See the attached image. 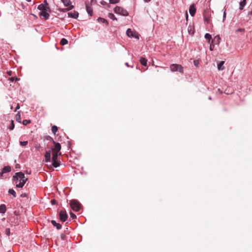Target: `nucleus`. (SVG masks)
I'll list each match as a JSON object with an SVG mask.
<instances>
[{
	"instance_id": "f8f14e48",
	"label": "nucleus",
	"mask_w": 252,
	"mask_h": 252,
	"mask_svg": "<svg viewBox=\"0 0 252 252\" xmlns=\"http://www.w3.org/2000/svg\"><path fill=\"white\" fill-rule=\"evenodd\" d=\"M196 12V8H195L194 5L192 4L189 6V13L190 15L193 17L194 16Z\"/></svg>"
},
{
	"instance_id": "72a5a7b5",
	"label": "nucleus",
	"mask_w": 252,
	"mask_h": 252,
	"mask_svg": "<svg viewBox=\"0 0 252 252\" xmlns=\"http://www.w3.org/2000/svg\"><path fill=\"white\" fill-rule=\"evenodd\" d=\"M16 121L19 123L21 122V116H20V115L19 114V113L18 112V114H16Z\"/></svg>"
},
{
	"instance_id": "2f4dec72",
	"label": "nucleus",
	"mask_w": 252,
	"mask_h": 252,
	"mask_svg": "<svg viewBox=\"0 0 252 252\" xmlns=\"http://www.w3.org/2000/svg\"><path fill=\"white\" fill-rule=\"evenodd\" d=\"M31 123V121L30 120H24L23 121L22 124L24 126H27L28 124H29Z\"/></svg>"
},
{
	"instance_id": "4be33fe9",
	"label": "nucleus",
	"mask_w": 252,
	"mask_h": 252,
	"mask_svg": "<svg viewBox=\"0 0 252 252\" xmlns=\"http://www.w3.org/2000/svg\"><path fill=\"white\" fill-rule=\"evenodd\" d=\"M8 192V193L11 194L13 196V197L15 198L16 197V193L13 189H9Z\"/></svg>"
},
{
	"instance_id": "c756f323",
	"label": "nucleus",
	"mask_w": 252,
	"mask_h": 252,
	"mask_svg": "<svg viewBox=\"0 0 252 252\" xmlns=\"http://www.w3.org/2000/svg\"><path fill=\"white\" fill-rule=\"evenodd\" d=\"M205 38L206 40H208L209 41V42H210V40L212 39V36L209 33H206L205 34Z\"/></svg>"
},
{
	"instance_id": "9b49d317",
	"label": "nucleus",
	"mask_w": 252,
	"mask_h": 252,
	"mask_svg": "<svg viewBox=\"0 0 252 252\" xmlns=\"http://www.w3.org/2000/svg\"><path fill=\"white\" fill-rule=\"evenodd\" d=\"M68 17L74 19H77L79 16V13L77 11H74L73 12H68Z\"/></svg>"
},
{
	"instance_id": "f03ea898",
	"label": "nucleus",
	"mask_w": 252,
	"mask_h": 252,
	"mask_svg": "<svg viewBox=\"0 0 252 252\" xmlns=\"http://www.w3.org/2000/svg\"><path fill=\"white\" fill-rule=\"evenodd\" d=\"M114 11L117 14H119L124 16H127L129 14L128 11L126 10L125 9L122 7L118 6H117L114 8Z\"/></svg>"
},
{
	"instance_id": "3c124183",
	"label": "nucleus",
	"mask_w": 252,
	"mask_h": 252,
	"mask_svg": "<svg viewBox=\"0 0 252 252\" xmlns=\"http://www.w3.org/2000/svg\"><path fill=\"white\" fill-rule=\"evenodd\" d=\"M100 3L102 4V5H105L106 4H107V2L104 1V0H102L101 2H100Z\"/></svg>"
},
{
	"instance_id": "6e6552de",
	"label": "nucleus",
	"mask_w": 252,
	"mask_h": 252,
	"mask_svg": "<svg viewBox=\"0 0 252 252\" xmlns=\"http://www.w3.org/2000/svg\"><path fill=\"white\" fill-rule=\"evenodd\" d=\"M54 144V147L52 148L51 150L54 152L59 153L61 149V145L59 143L56 142L53 143Z\"/></svg>"
},
{
	"instance_id": "a19ab883",
	"label": "nucleus",
	"mask_w": 252,
	"mask_h": 252,
	"mask_svg": "<svg viewBox=\"0 0 252 252\" xmlns=\"http://www.w3.org/2000/svg\"><path fill=\"white\" fill-rule=\"evenodd\" d=\"M70 217L73 220L76 219V216L74 213H73L72 212H70Z\"/></svg>"
},
{
	"instance_id": "9d476101",
	"label": "nucleus",
	"mask_w": 252,
	"mask_h": 252,
	"mask_svg": "<svg viewBox=\"0 0 252 252\" xmlns=\"http://www.w3.org/2000/svg\"><path fill=\"white\" fill-rule=\"evenodd\" d=\"M126 33L128 37H134L136 38H138V35H136L135 33H134L130 29H128L127 30Z\"/></svg>"
},
{
	"instance_id": "f257e3e1",
	"label": "nucleus",
	"mask_w": 252,
	"mask_h": 252,
	"mask_svg": "<svg viewBox=\"0 0 252 252\" xmlns=\"http://www.w3.org/2000/svg\"><path fill=\"white\" fill-rule=\"evenodd\" d=\"M28 178L22 172H18L15 173L12 177V181L16 184V187L19 188L23 187Z\"/></svg>"
},
{
	"instance_id": "c03bdc74",
	"label": "nucleus",
	"mask_w": 252,
	"mask_h": 252,
	"mask_svg": "<svg viewBox=\"0 0 252 252\" xmlns=\"http://www.w3.org/2000/svg\"><path fill=\"white\" fill-rule=\"evenodd\" d=\"M245 30L244 28H239L236 31V32H245Z\"/></svg>"
},
{
	"instance_id": "7c9ffc66",
	"label": "nucleus",
	"mask_w": 252,
	"mask_h": 252,
	"mask_svg": "<svg viewBox=\"0 0 252 252\" xmlns=\"http://www.w3.org/2000/svg\"><path fill=\"white\" fill-rule=\"evenodd\" d=\"M14 121L13 120H11V124L8 127V129L10 130H13L14 128Z\"/></svg>"
},
{
	"instance_id": "412c9836",
	"label": "nucleus",
	"mask_w": 252,
	"mask_h": 252,
	"mask_svg": "<svg viewBox=\"0 0 252 252\" xmlns=\"http://www.w3.org/2000/svg\"><path fill=\"white\" fill-rule=\"evenodd\" d=\"M11 170V168L10 166H5L2 168L1 171L3 172V173H5L6 172H10Z\"/></svg>"
},
{
	"instance_id": "c9c22d12",
	"label": "nucleus",
	"mask_w": 252,
	"mask_h": 252,
	"mask_svg": "<svg viewBox=\"0 0 252 252\" xmlns=\"http://www.w3.org/2000/svg\"><path fill=\"white\" fill-rule=\"evenodd\" d=\"M46 139L47 140L52 141L53 143H55V141L54 140L52 137H51L50 136H46Z\"/></svg>"
},
{
	"instance_id": "864d4df0",
	"label": "nucleus",
	"mask_w": 252,
	"mask_h": 252,
	"mask_svg": "<svg viewBox=\"0 0 252 252\" xmlns=\"http://www.w3.org/2000/svg\"><path fill=\"white\" fill-rule=\"evenodd\" d=\"M3 174H4V173H3V172L2 171L0 172V178H2Z\"/></svg>"
},
{
	"instance_id": "680f3d73",
	"label": "nucleus",
	"mask_w": 252,
	"mask_h": 252,
	"mask_svg": "<svg viewBox=\"0 0 252 252\" xmlns=\"http://www.w3.org/2000/svg\"><path fill=\"white\" fill-rule=\"evenodd\" d=\"M208 98H209V100H211L212 99V98H211V96H209Z\"/></svg>"
},
{
	"instance_id": "37998d69",
	"label": "nucleus",
	"mask_w": 252,
	"mask_h": 252,
	"mask_svg": "<svg viewBox=\"0 0 252 252\" xmlns=\"http://www.w3.org/2000/svg\"><path fill=\"white\" fill-rule=\"evenodd\" d=\"M61 238L62 240H65L66 238V235L64 233H62L61 234Z\"/></svg>"
},
{
	"instance_id": "e2e57ef3",
	"label": "nucleus",
	"mask_w": 252,
	"mask_h": 252,
	"mask_svg": "<svg viewBox=\"0 0 252 252\" xmlns=\"http://www.w3.org/2000/svg\"><path fill=\"white\" fill-rule=\"evenodd\" d=\"M246 0H243L242 1H244V2L246 3Z\"/></svg>"
},
{
	"instance_id": "7ed1b4c3",
	"label": "nucleus",
	"mask_w": 252,
	"mask_h": 252,
	"mask_svg": "<svg viewBox=\"0 0 252 252\" xmlns=\"http://www.w3.org/2000/svg\"><path fill=\"white\" fill-rule=\"evenodd\" d=\"M170 70L172 72L179 71L181 73H184V68L183 67L178 64H172L170 66Z\"/></svg>"
},
{
	"instance_id": "1a4fd4ad",
	"label": "nucleus",
	"mask_w": 252,
	"mask_h": 252,
	"mask_svg": "<svg viewBox=\"0 0 252 252\" xmlns=\"http://www.w3.org/2000/svg\"><path fill=\"white\" fill-rule=\"evenodd\" d=\"M51 150L46 151L45 154V161L46 162H50L51 161Z\"/></svg>"
},
{
	"instance_id": "bb28decb",
	"label": "nucleus",
	"mask_w": 252,
	"mask_h": 252,
	"mask_svg": "<svg viewBox=\"0 0 252 252\" xmlns=\"http://www.w3.org/2000/svg\"><path fill=\"white\" fill-rule=\"evenodd\" d=\"M108 16L110 19L113 20L117 21V19L116 18L115 16L112 13H109Z\"/></svg>"
},
{
	"instance_id": "8fccbe9b",
	"label": "nucleus",
	"mask_w": 252,
	"mask_h": 252,
	"mask_svg": "<svg viewBox=\"0 0 252 252\" xmlns=\"http://www.w3.org/2000/svg\"><path fill=\"white\" fill-rule=\"evenodd\" d=\"M20 108V105L19 103H18L16 105V107L15 108V112H16L18 109Z\"/></svg>"
},
{
	"instance_id": "58836bf2",
	"label": "nucleus",
	"mask_w": 252,
	"mask_h": 252,
	"mask_svg": "<svg viewBox=\"0 0 252 252\" xmlns=\"http://www.w3.org/2000/svg\"><path fill=\"white\" fill-rule=\"evenodd\" d=\"M120 0H109L110 3L116 4L119 2Z\"/></svg>"
},
{
	"instance_id": "c85d7f7f",
	"label": "nucleus",
	"mask_w": 252,
	"mask_h": 252,
	"mask_svg": "<svg viewBox=\"0 0 252 252\" xmlns=\"http://www.w3.org/2000/svg\"><path fill=\"white\" fill-rule=\"evenodd\" d=\"M188 31L190 35H193L194 33V31L192 30V28L191 26H189L188 28Z\"/></svg>"
},
{
	"instance_id": "4d7b16f0",
	"label": "nucleus",
	"mask_w": 252,
	"mask_h": 252,
	"mask_svg": "<svg viewBox=\"0 0 252 252\" xmlns=\"http://www.w3.org/2000/svg\"><path fill=\"white\" fill-rule=\"evenodd\" d=\"M193 63H194V64L195 65H197V61H194Z\"/></svg>"
},
{
	"instance_id": "052dcab7",
	"label": "nucleus",
	"mask_w": 252,
	"mask_h": 252,
	"mask_svg": "<svg viewBox=\"0 0 252 252\" xmlns=\"http://www.w3.org/2000/svg\"><path fill=\"white\" fill-rule=\"evenodd\" d=\"M60 155H61V153L60 152H59L58 153V156H60Z\"/></svg>"
},
{
	"instance_id": "79ce46f5",
	"label": "nucleus",
	"mask_w": 252,
	"mask_h": 252,
	"mask_svg": "<svg viewBox=\"0 0 252 252\" xmlns=\"http://www.w3.org/2000/svg\"><path fill=\"white\" fill-rule=\"evenodd\" d=\"M226 11H225V10H224V11H223V17H222V22H224L225 19H226Z\"/></svg>"
},
{
	"instance_id": "0eeeda50",
	"label": "nucleus",
	"mask_w": 252,
	"mask_h": 252,
	"mask_svg": "<svg viewBox=\"0 0 252 252\" xmlns=\"http://www.w3.org/2000/svg\"><path fill=\"white\" fill-rule=\"evenodd\" d=\"M44 2L45 3V4H40L38 6L37 8L41 11L46 10L47 9H49V7H48V4L46 0H44Z\"/></svg>"
},
{
	"instance_id": "393cba45",
	"label": "nucleus",
	"mask_w": 252,
	"mask_h": 252,
	"mask_svg": "<svg viewBox=\"0 0 252 252\" xmlns=\"http://www.w3.org/2000/svg\"><path fill=\"white\" fill-rule=\"evenodd\" d=\"M246 4V3L244 2V1H240L239 3V9L242 10L244 9Z\"/></svg>"
},
{
	"instance_id": "a211bd4d",
	"label": "nucleus",
	"mask_w": 252,
	"mask_h": 252,
	"mask_svg": "<svg viewBox=\"0 0 252 252\" xmlns=\"http://www.w3.org/2000/svg\"><path fill=\"white\" fill-rule=\"evenodd\" d=\"M139 62L143 66H147V60L145 58L141 57Z\"/></svg>"
},
{
	"instance_id": "6e6d98bb",
	"label": "nucleus",
	"mask_w": 252,
	"mask_h": 252,
	"mask_svg": "<svg viewBox=\"0 0 252 252\" xmlns=\"http://www.w3.org/2000/svg\"><path fill=\"white\" fill-rule=\"evenodd\" d=\"M218 91L220 92V94H222V92L220 90V89H218Z\"/></svg>"
},
{
	"instance_id": "39448f33",
	"label": "nucleus",
	"mask_w": 252,
	"mask_h": 252,
	"mask_svg": "<svg viewBox=\"0 0 252 252\" xmlns=\"http://www.w3.org/2000/svg\"><path fill=\"white\" fill-rule=\"evenodd\" d=\"M211 11L208 9H206L203 12V18L204 20L207 24H209L211 22Z\"/></svg>"
},
{
	"instance_id": "ea45409f",
	"label": "nucleus",
	"mask_w": 252,
	"mask_h": 252,
	"mask_svg": "<svg viewBox=\"0 0 252 252\" xmlns=\"http://www.w3.org/2000/svg\"><path fill=\"white\" fill-rule=\"evenodd\" d=\"M58 10L60 12H66L67 11H68V9H67V8H59L58 9Z\"/></svg>"
},
{
	"instance_id": "423d86ee",
	"label": "nucleus",
	"mask_w": 252,
	"mask_h": 252,
	"mask_svg": "<svg viewBox=\"0 0 252 252\" xmlns=\"http://www.w3.org/2000/svg\"><path fill=\"white\" fill-rule=\"evenodd\" d=\"M59 217L62 221L64 222L68 218V215L65 210H61L59 212Z\"/></svg>"
},
{
	"instance_id": "de8ad7c7",
	"label": "nucleus",
	"mask_w": 252,
	"mask_h": 252,
	"mask_svg": "<svg viewBox=\"0 0 252 252\" xmlns=\"http://www.w3.org/2000/svg\"><path fill=\"white\" fill-rule=\"evenodd\" d=\"M51 203L52 205H54L57 204V201L55 199H52L51 200Z\"/></svg>"
},
{
	"instance_id": "dca6fc26",
	"label": "nucleus",
	"mask_w": 252,
	"mask_h": 252,
	"mask_svg": "<svg viewBox=\"0 0 252 252\" xmlns=\"http://www.w3.org/2000/svg\"><path fill=\"white\" fill-rule=\"evenodd\" d=\"M51 222L53 225L56 227L57 229L60 230L62 228V225L60 223H57L55 220H52Z\"/></svg>"
},
{
	"instance_id": "13d9d810",
	"label": "nucleus",
	"mask_w": 252,
	"mask_h": 252,
	"mask_svg": "<svg viewBox=\"0 0 252 252\" xmlns=\"http://www.w3.org/2000/svg\"><path fill=\"white\" fill-rule=\"evenodd\" d=\"M151 0H144V1L145 2H149L151 1Z\"/></svg>"
},
{
	"instance_id": "aec40b11",
	"label": "nucleus",
	"mask_w": 252,
	"mask_h": 252,
	"mask_svg": "<svg viewBox=\"0 0 252 252\" xmlns=\"http://www.w3.org/2000/svg\"><path fill=\"white\" fill-rule=\"evenodd\" d=\"M6 211V207L5 204L0 205V213L4 214Z\"/></svg>"
},
{
	"instance_id": "cd10ccee",
	"label": "nucleus",
	"mask_w": 252,
	"mask_h": 252,
	"mask_svg": "<svg viewBox=\"0 0 252 252\" xmlns=\"http://www.w3.org/2000/svg\"><path fill=\"white\" fill-rule=\"evenodd\" d=\"M67 43H68L67 40L64 38H63L60 41V44L62 45H65L67 44Z\"/></svg>"
},
{
	"instance_id": "603ef678",
	"label": "nucleus",
	"mask_w": 252,
	"mask_h": 252,
	"mask_svg": "<svg viewBox=\"0 0 252 252\" xmlns=\"http://www.w3.org/2000/svg\"><path fill=\"white\" fill-rule=\"evenodd\" d=\"M125 65L127 66V67H130V66L128 64V63H125ZM133 67V65L131 66L130 67L132 68Z\"/></svg>"
},
{
	"instance_id": "5fc2aeb1",
	"label": "nucleus",
	"mask_w": 252,
	"mask_h": 252,
	"mask_svg": "<svg viewBox=\"0 0 252 252\" xmlns=\"http://www.w3.org/2000/svg\"><path fill=\"white\" fill-rule=\"evenodd\" d=\"M7 74H8L9 75H11L12 72H11V71H8V72H7Z\"/></svg>"
},
{
	"instance_id": "bf43d9fd",
	"label": "nucleus",
	"mask_w": 252,
	"mask_h": 252,
	"mask_svg": "<svg viewBox=\"0 0 252 252\" xmlns=\"http://www.w3.org/2000/svg\"><path fill=\"white\" fill-rule=\"evenodd\" d=\"M224 93H225V94H230V93H226V90H225V91H224ZM231 93H231L230 94H231Z\"/></svg>"
},
{
	"instance_id": "e433bc0d",
	"label": "nucleus",
	"mask_w": 252,
	"mask_h": 252,
	"mask_svg": "<svg viewBox=\"0 0 252 252\" xmlns=\"http://www.w3.org/2000/svg\"><path fill=\"white\" fill-rule=\"evenodd\" d=\"M19 80V78H18L16 77H12L9 78V80L11 82L16 81Z\"/></svg>"
},
{
	"instance_id": "4468645a",
	"label": "nucleus",
	"mask_w": 252,
	"mask_h": 252,
	"mask_svg": "<svg viewBox=\"0 0 252 252\" xmlns=\"http://www.w3.org/2000/svg\"><path fill=\"white\" fill-rule=\"evenodd\" d=\"M40 16H42L44 20H47L49 18V14L46 10L41 11L39 14Z\"/></svg>"
},
{
	"instance_id": "a878e982",
	"label": "nucleus",
	"mask_w": 252,
	"mask_h": 252,
	"mask_svg": "<svg viewBox=\"0 0 252 252\" xmlns=\"http://www.w3.org/2000/svg\"><path fill=\"white\" fill-rule=\"evenodd\" d=\"M52 165L55 168H57L60 165V163L57 160L52 161Z\"/></svg>"
},
{
	"instance_id": "473e14b6",
	"label": "nucleus",
	"mask_w": 252,
	"mask_h": 252,
	"mask_svg": "<svg viewBox=\"0 0 252 252\" xmlns=\"http://www.w3.org/2000/svg\"><path fill=\"white\" fill-rule=\"evenodd\" d=\"M51 129H52V132H53L54 134H56V132H57V130H58V127H57V126H53L52 127Z\"/></svg>"
},
{
	"instance_id": "49530a36",
	"label": "nucleus",
	"mask_w": 252,
	"mask_h": 252,
	"mask_svg": "<svg viewBox=\"0 0 252 252\" xmlns=\"http://www.w3.org/2000/svg\"><path fill=\"white\" fill-rule=\"evenodd\" d=\"M67 9H68V11L72 10L74 8V6L73 5H71L69 4V5L67 6Z\"/></svg>"
},
{
	"instance_id": "5701e85b",
	"label": "nucleus",
	"mask_w": 252,
	"mask_h": 252,
	"mask_svg": "<svg viewBox=\"0 0 252 252\" xmlns=\"http://www.w3.org/2000/svg\"><path fill=\"white\" fill-rule=\"evenodd\" d=\"M63 3L64 6H68L69 4H71L70 0H61Z\"/></svg>"
},
{
	"instance_id": "20e7f679",
	"label": "nucleus",
	"mask_w": 252,
	"mask_h": 252,
	"mask_svg": "<svg viewBox=\"0 0 252 252\" xmlns=\"http://www.w3.org/2000/svg\"><path fill=\"white\" fill-rule=\"evenodd\" d=\"M80 205L79 202L76 200H72L70 202V207L74 211H79L80 210Z\"/></svg>"
},
{
	"instance_id": "4c0bfd02",
	"label": "nucleus",
	"mask_w": 252,
	"mask_h": 252,
	"mask_svg": "<svg viewBox=\"0 0 252 252\" xmlns=\"http://www.w3.org/2000/svg\"><path fill=\"white\" fill-rule=\"evenodd\" d=\"M5 234L7 236H9L10 235V229L9 228H6L5 229Z\"/></svg>"
},
{
	"instance_id": "a18cd8bd",
	"label": "nucleus",
	"mask_w": 252,
	"mask_h": 252,
	"mask_svg": "<svg viewBox=\"0 0 252 252\" xmlns=\"http://www.w3.org/2000/svg\"><path fill=\"white\" fill-rule=\"evenodd\" d=\"M214 47H215V44H214L212 42V43L210 45V51H213L214 49Z\"/></svg>"
},
{
	"instance_id": "ddd939ff",
	"label": "nucleus",
	"mask_w": 252,
	"mask_h": 252,
	"mask_svg": "<svg viewBox=\"0 0 252 252\" xmlns=\"http://www.w3.org/2000/svg\"><path fill=\"white\" fill-rule=\"evenodd\" d=\"M86 9L88 14L90 16H92L93 14V10L92 7L89 6L87 3H86Z\"/></svg>"
},
{
	"instance_id": "b1692460",
	"label": "nucleus",
	"mask_w": 252,
	"mask_h": 252,
	"mask_svg": "<svg viewBox=\"0 0 252 252\" xmlns=\"http://www.w3.org/2000/svg\"><path fill=\"white\" fill-rule=\"evenodd\" d=\"M58 157V153L53 152V153L52 154V161L57 160Z\"/></svg>"
},
{
	"instance_id": "f3484780",
	"label": "nucleus",
	"mask_w": 252,
	"mask_h": 252,
	"mask_svg": "<svg viewBox=\"0 0 252 252\" xmlns=\"http://www.w3.org/2000/svg\"><path fill=\"white\" fill-rule=\"evenodd\" d=\"M97 21L99 23L104 24L106 26H107L109 24V23L107 20L101 17H99L97 19Z\"/></svg>"
},
{
	"instance_id": "6ab92c4d",
	"label": "nucleus",
	"mask_w": 252,
	"mask_h": 252,
	"mask_svg": "<svg viewBox=\"0 0 252 252\" xmlns=\"http://www.w3.org/2000/svg\"><path fill=\"white\" fill-rule=\"evenodd\" d=\"M224 63V61H220L218 64V69L219 70H222L224 69V67L223 64Z\"/></svg>"
},
{
	"instance_id": "09e8293b",
	"label": "nucleus",
	"mask_w": 252,
	"mask_h": 252,
	"mask_svg": "<svg viewBox=\"0 0 252 252\" xmlns=\"http://www.w3.org/2000/svg\"><path fill=\"white\" fill-rule=\"evenodd\" d=\"M28 194L26 193H22L20 195V197L24 198V197H27Z\"/></svg>"
},
{
	"instance_id": "f704fd0d",
	"label": "nucleus",
	"mask_w": 252,
	"mask_h": 252,
	"mask_svg": "<svg viewBox=\"0 0 252 252\" xmlns=\"http://www.w3.org/2000/svg\"><path fill=\"white\" fill-rule=\"evenodd\" d=\"M28 141H20V144L22 146H26L28 145Z\"/></svg>"
},
{
	"instance_id": "2eb2a0df",
	"label": "nucleus",
	"mask_w": 252,
	"mask_h": 252,
	"mask_svg": "<svg viewBox=\"0 0 252 252\" xmlns=\"http://www.w3.org/2000/svg\"><path fill=\"white\" fill-rule=\"evenodd\" d=\"M220 38L219 35H216L215 36L213 39L212 40V42L215 44H219L220 41Z\"/></svg>"
}]
</instances>
